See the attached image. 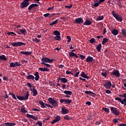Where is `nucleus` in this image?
Returning <instances> with one entry per match:
<instances>
[{"label":"nucleus","mask_w":126,"mask_h":126,"mask_svg":"<svg viewBox=\"0 0 126 126\" xmlns=\"http://www.w3.org/2000/svg\"><path fill=\"white\" fill-rule=\"evenodd\" d=\"M69 110L67 109H64L63 107L62 108V113L63 114V115H66V114H68Z\"/></svg>","instance_id":"17"},{"label":"nucleus","mask_w":126,"mask_h":126,"mask_svg":"<svg viewBox=\"0 0 126 126\" xmlns=\"http://www.w3.org/2000/svg\"><path fill=\"white\" fill-rule=\"evenodd\" d=\"M34 75L35 77H34L35 80L36 81H38L40 78V76L39 75V72H35V73L34 74Z\"/></svg>","instance_id":"19"},{"label":"nucleus","mask_w":126,"mask_h":126,"mask_svg":"<svg viewBox=\"0 0 126 126\" xmlns=\"http://www.w3.org/2000/svg\"><path fill=\"white\" fill-rule=\"evenodd\" d=\"M97 20H98V21L100 20H103L104 19V16H99L97 18H96Z\"/></svg>","instance_id":"47"},{"label":"nucleus","mask_w":126,"mask_h":126,"mask_svg":"<svg viewBox=\"0 0 126 126\" xmlns=\"http://www.w3.org/2000/svg\"><path fill=\"white\" fill-rule=\"evenodd\" d=\"M71 102H72V99H65L64 104H70L71 103Z\"/></svg>","instance_id":"34"},{"label":"nucleus","mask_w":126,"mask_h":126,"mask_svg":"<svg viewBox=\"0 0 126 126\" xmlns=\"http://www.w3.org/2000/svg\"><path fill=\"white\" fill-rule=\"evenodd\" d=\"M20 65L21 64L18 62H12L10 63V67H15L16 66H20Z\"/></svg>","instance_id":"11"},{"label":"nucleus","mask_w":126,"mask_h":126,"mask_svg":"<svg viewBox=\"0 0 126 126\" xmlns=\"http://www.w3.org/2000/svg\"><path fill=\"white\" fill-rule=\"evenodd\" d=\"M95 42H96V40H95V38H91L90 40V43H91V44H94V43H95Z\"/></svg>","instance_id":"46"},{"label":"nucleus","mask_w":126,"mask_h":126,"mask_svg":"<svg viewBox=\"0 0 126 126\" xmlns=\"http://www.w3.org/2000/svg\"><path fill=\"white\" fill-rule=\"evenodd\" d=\"M64 120H66L67 121H69V120H70V119L69 118V117L68 116V115H65V116H64Z\"/></svg>","instance_id":"50"},{"label":"nucleus","mask_w":126,"mask_h":126,"mask_svg":"<svg viewBox=\"0 0 126 126\" xmlns=\"http://www.w3.org/2000/svg\"><path fill=\"white\" fill-rule=\"evenodd\" d=\"M36 125H39V126H42V123L40 122V121H38L36 123Z\"/></svg>","instance_id":"62"},{"label":"nucleus","mask_w":126,"mask_h":126,"mask_svg":"<svg viewBox=\"0 0 126 126\" xmlns=\"http://www.w3.org/2000/svg\"><path fill=\"white\" fill-rule=\"evenodd\" d=\"M94 115H90L88 116V120H89V121H90L91 120H92V117H93Z\"/></svg>","instance_id":"57"},{"label":"nucleus","mask_w":126,"mask_h":126,"mask_svg":"<svg viewBox=\"0 0 126 126\" xmlns=\"http://www.w3.org/2000/svg\"><path fill=\"white\" fill-rule=\"evenodd\" d=\"M121 32L123 36H124V37H126V30L123 29L121 30Z\"/></svg>","instance_id":"38"},{"label":"nucleus","mask_w":126,"mask_h":126,"mask_svg":"<svg viewBox=\"0 0 126 126\" xmlns=\"http://www.w3.org/2000/svg\"><path fill=\"white\" fill-rule=\"evenodd\" d=\"M75 55V53H74V52H70L69 54V57H74Z\"/></svg>","instance_id":"55"},{"label":"nucleus","mask_w":126,"mask_h":126,"mask_svg":"<svg viewBox=\"0 0 126 126\" xmlns=\"http://www.w3.org/2000/svg\"><path fill=\"white\" fill-rule=\"evenodd\" d=\"M102 48V45L101 43L99 44L96 47V50L97 52H101V49Z\"/></svg>","instance_id":"26"},{"label":"nucleus","mask_w":126,"mask_h":126,"mask_svg":"<svg viewBox=\"0 0 126 126\" xmlns=\"http://www.w3.org/2000/svg\"><path fill=\"white\" fill-rule=\"evenodd\" d=\"M111 75H113V76H116V77H120L121 75V73H120V71L119 70H117L114 69L112 72L110 73Z\"/></svg>","instance_id":"3"},{"label":"nucleus","mask_w":126,"mask_h":126,"mask_svg":"<svg viewBox=\"0 0 126 126\" xmlns=\"http://www.w3.org/2000/svg\"><path fill=\"white\" fill-rule=\"evenodd\" d=\"M20 53L21 55H25V56H30L31 54H32V51L28 52V51H20Z\"/></svg>","instance_id":"16"},{"label":"nucleus","mask_w":126,"mask_h":126,"mask_svg":"<svg viewBox=\"0 0 126 126\" xmlns=\"http://www.w3.org/2000/svg\"><path fill=\"white\" fill-rule=\"evenodd\" d=\"M16 97L18 100H20L21 101H23V100H24V97L23 96L17 95Z\"/></svg>","instance_id":"43"},{"label":"nucleus","mask_w":126,"mask_h":126,"mask_svg":"<svg viewBox=\"0 0 126 126\" xmlns=\"http://www.w3.org/2000/svg\"><path fill=\"white\" fill-rule=\"evenodd\" d=\"M55 15H56V13H52V14L49 13L48 18H51L53 17V16H55Z\"/></svg>","instance_id":"52"},{"label":"nucleus","mask_w":126,"mask_h":126,"mask_svg":"<svg viewBox=\"0 0 126 126\" xmlns=\"http://www.w3.org/2000/svg\"><path fill=\"white\" fill-rule=\"evenodd\" d=\"M61 82L62 83H66L67 82V79L65 78H62Z\"/></svg>","instance_id":"41"},{"label":"nucleus","mask_w":126,"mask_h":126,"mask_svg":"<svg viewBox=\"0 0 126 126\" xmlns=\"http://www.w3.org/2000/svg\"><path fill=\"white\" fill-rule=\"evenodd\" d=\"M115 100L116 101H119L120 103L122 104V105H124V101H123V100L122 99V98H121V97H116Z\"/></svg>","instance_id":"35"},{"label":"nucleus","mask_w":126,"mask_h":126,"mask_svg":"<svg viewBox=\"0 0 126 126\" xmlns=\"http://www.w3.org/2000/svg\"><path fill=\"white\" fill-rule=\"evenodd\" d=\"M11 44L13 47H21V46H23L26 45V43L22 42H12Z\"/></svg>","instance_id":"5"},{"label":"nucleus","mask_w":126,"mask_h":126,"mask_svg":"<svg viewBox=\"0 0 126 126\" xmlns=\"http://www.w3.org/2000/svg\"><path fill=\"white\" fill-rule=\"evenodd\" d=\"M55 101V99H53L52 97H49L48 98V101L50 103V104H51Z\"/></svg>","instance_id":"45"},{"label":"nucleus","mask_w":126,"mask_h":126,"mask_svg":"<svg viewBox=\"0 0 126 126\" xmlns=\"http://www.w3.org/2000/svg\"><path fill=\"white\" fill-rule=\"evenodd\" d=\"M123 102H124V106H126V98H124L123 99Z\"/></svg>","instance_id":"63"},{"label":"nucleus","mask_w":126,"mask_h":126,"mask_svg":"<svg viewBox=\"0 0 126 126\" xmlns=\"http://www.w3.org/2000/svg\"><path fill=\"white\" fill-rule=\"evenodd\" d=\"M53 33L56 35V36H60L61 35V32H59V31H54L53 32Z\"/></svg>","instance_id":"37"},{"label":"nucleus","mask_w":126,"mask_h":126,"mask_svg":"<svg viewBox=\"0 0 126 126\" xmlns=\"http://www.w3.org/2000/svg\"><path fill=\"white\" fill-rule=\"evenodd\" d=\"M111 33L113 35H114V36H117V35L119 34V31L116 29H113L111 31Z\"/></svg>","instance_id":"21"},{"label":"nucleus","mask_w":126,"mask_h":126,"mask_svg":"<svg viewBox=\"0 0 126 126\" xmlns=\"http://www.w3.org/2000/svg\"><path fill=\"white\" fill-rule=\"evenodd\" d=\"M9 95L12 96V98L14 99V100H17V98H16V96H15V94L11 93H9Z\"/></svg>","instance_id":"39"},{"label":"nucleus","mask_w":126,"mask_h":126,"mask_svg":"<svg viewBox=\"0 0 126 126\" xmlns=\"http://www.w3.org/2000/svg\"><path fill=\"white\" fill-rule=\"evenodd\" d=\"M103 86L107 89H110L111 88V87L112 86V83L111 82V81H107L103 85Z\"/></svg>","instance_id":"10"},{"label":"nucleus","mask_w":126,"mask_h":126,"mask_svg":"<svg viewBox=\"0 0 126 126\" xmlns=\"http://www.w3.org/2000/svg\"><path fill=\"white\" fill-rule=\"evenodd\" d=\"M101 74L102 76H104V77H107V75H108V73L107 72H101Z\"/></svg>","instance_id":"49"},{"label":"nucleus","mask_w":126,"mask_h":126,"mask_svg":"<svg viewBox=\"0 0 126 126\" xmlns=\"http://www.w3.org/2000/svg\"><path fill=\"white\" fill-rule=\"evenodd\" d=\"M65 7L66 8H68L69 9H70L71 7H72V4H70L69 6L68 5H65Z\"/></svg>","instance_id":"54"},{"label":"nucleus","mask_w":126,"mask_h":126,"mask_svg":"<svg viewBox=\"0 0 126 126\" xmlns=\"http://www.w3.org/2000/svg\"><path fill=\"white\" fill-rule=\"evenodd\" d=\"M93 61H94V59L91 56H88L86 59L87 63H92Z\"/></svg>","instance_id":"18"},{"label":"nucleus","mask_w":126,"mask_h":126,"mask_svg":"<svg viewBox=\"0 0 126 126\" xmlns=\"http://www.w3.org/2000/svg\"><path fill=\"white\" fill-rule=\"evenodd\" d=\"M108 42H109V39L107 38H104L103 39L102 44V45H105V44H106V43H108Z\"/></svg>","instance_id":"28"},{"label":"nucleus","mask_w":126,"mask_h":126,"mask_svg":"<svg viewBox=\"0 0 126 126\" xmlns=\"http://www.w3.org/2000/svg\"><path fill=\"white\" fill-rule=\"evenodd\" d=\"M92 24V22H91V21H90L89 20H87L84 23L83 25L87 26V25H91Z\"/></svg>","instance_id":"25"},{"label":"nucleus","mask_w":126,"mask_h":126,"mask_svg":"<svg viewBox=\"0 0 126 126\" xmlns=\"http://www.w3.org/2000/svg\"><path fill=\"white\" fill-rule=\"evenodd\" d=\"M27 118L29 119H32V120H34V121H37L38 120V117H35L34 115H30L29 114H27L26 115Z\"/></svg>","instance_id":"13"},{"label":"nucleus","mask_w":126,"mask_h":126,"mask_svg":"<svg viewBox=\"0 0 126 126\" xmlns=\"http://www.w3.org/2000/svg\"><path fill=\"white\" fill-rule=\"evenodd\" d=\"M85 94H87L88 95H90V96H92V97H95L96 96V94L89 91H87L85 92Z\"/></svg>","instance_id":"14"},{"label":"nucleus","mask_w":126,"mask_h":126,"mask_svg":"<svg viewBox=\"0 0 126 126\" xmlns=\"http://www.w3.org/2000/svg\"><path fill=\"white\" fill-rule=\"evenodd\" d=\"M39 104L40 105H41V106H42V108H47V107H46V105H45V103H44V102H43V101H40L39 102Z\"/></svg>","instance_id":"33"},{"label":"nucleus","mask_w":126,"mask_h":126,"mask_svg":"<svg viewBox=\"0 0 126 126\" xmlns=\"http://www.w3.org/2000/svg\"><path fill=\"white\" fill-rule=\"evenodd\" d=\"M80 58H81V60H85V56L83 55H81L79 56Z\"/></svg>","instance_id":"61"},{"label":"nucleus","mask_w":126,"mask_h":126,"mask_svg":"<svg viewBox=\"0 0 126 126\" xmlns=\"http://www.w3.org/2000/svg\"><path fill=\"white\" fill-rule=\"evenodd\" d=\"M7 35H16V34H15V33H14V32H8L7 33Z\"/></svg>","instance_id":"53"},{"label":"nucleus","mask_w":126,"mask_h":126,"mask_svg":"<svg viewBox=\"0 0 126 126\" xmlns=\"http://www.w3.org/2000/svg\"><path fill=\"white\" fill-rule=\"evenodd\" d=\"M112 15L117 21H119V22H122L123 21V17L120 15L115 13L114 11H112Z\"/></svg>","instance_id":"1"},{"label":"nucleus","mask_w":126,"mask_h":126,"mask_svg":"<svg viewBox=\"0 0 126 126\" xmlns=\"http://www.w3.org/2000/svg\"><path fill=\"white\" fill-rule=\"evenodd\" d=\"M39 70H41V71L45 72V71H49V69L47 68L46 67H40L39 68Z\"/></svg>","instance_id":"27"},{"label":"nucleus","mask_w":126,"mask_h":126,"mask_svg":"<svg viewBox=\"0 0 126 126\" xmlns=\"http://www.w3.org/2000/svg\"><path fill=\"white\" fill-rule=\"evenodd\" d=\"M111 111L112 114L115 116H119L120 115V111L118 110V108L114 107L111 108Z\"/></svg>","instance_id":"4"},{"label":"nucleus","mask_w":126,"mask_h":126,"mask_svg":"<svg viewBox=\"0 0 126 126\" xmlns=\"http://www.w3.org/2000/svg\"><path fill=\"white\" fill-rule=\"evenodd\" d=\"M21 112L22 113H28V111L25 109V108H21Z\"/></svg>","instance_id":"51"},{"label":"nucleus","mask_w":126,"mask_h":126,"mask_svg":"<svg viewBox=\"0 0 126 126\" xmlns=\"http://www.w3.org/2000/svg\"><path fill=\"white\" fill-rule=\"evenodd\" d=\"M94 3L92 6V8H94V7H98L99 6V4L102 3V2H104V0H99L98 2L97 0L94 1Z\"/></svg>","instance_id":"9"},{"label":"nucleus","mask_w":126,"mask_h":126,"mask_svg":"<svg viewBox=\"0 0 126 126\" xmlns=\"http://www.w3.org/2000/svg\"><path fill=\"white\" fill-rule=\"evenodd\" d=\"M64 94H65L66 95H72V92L70 91H65L63 92Z\"/></svg>","instance_id":"29"},{"label":"nucleus","mask_w":126,"mask_h":126,"mask_svg":"<svg viewBox=\"0 0 126 126\" xmlns=\"http://www.w3.org/2000/svg\"><path fill=\"white\" fill-rule=\"evenodd\" d=\"M113 123H114V124H117V123H118V122H119V119H113Z\"/></svg>","instance_id":"59"},{"label":"nucleus","mask_w":126,"mask_h":126,"mask_svg":"<svg viewBox=\"0 0 126 126\" xmlns=\"http://www.w3.org/2000/svg\"><path fill=\"white\" fill-rule=\"evenodd\" d=\"M59 19H57L55 21L52 22L50 24V26H53V25H55V24H57L58 22H59Z\"/></svg>","instance_id":"30"},{"label":"nucleus","mask_w":126,"mask_h":126,"mask_svg":"<svg viewBox=\"0 0 126 126\" xmlns=\"http://www.w3.org/2000/svg\"><path fill=\"white\" fill-rule=\"evenodd\" d=\"M74 22L76 24H82L83 23V19L82 18H77L75 19Z\"/></svg>","instance_id":"8"},{"label":"nucleus","mask_w":126,"mask_h":126,"mask_svg":"<svg viewBox=\"0 0 126 126\" xmlns=\"http://www.w3.org/2000/svg\"><path fill=\"white\" fill-rule=\"evenodd\" d=\"M115 3H116V4H118L119 5V6H120V7H123V5H122V2H121V1L120 0H117V1H115Z\"/></svg>","instance_id":"36"},{"label":"nucleus","mask_w":126,"mask_h":126,"mask_svg":"<svg viewBox=\"0 0 126 126\" xmlns=\"http://www.w3.org/2000/svg\"><path fill=\"white\" fill-rule=\"evenodd\" d=\"M16 125V123H9V122L5 123L3 124V126H14Z\"/></svg>","instance_id":"20"},{"label":"nucleus","mask_w":126,"mask_h":126,"mask_svg":"<svg viewBox=\"0 0 126 126\" xmlns=\"http://www.w3.org/2000/svg\"><path fill=\"white\" fill-rule=\"evenodd\" d=\"M119 126H126V124H123V123H122V124H120L119 125Z\"/></svg>","instance_id":"64"},{"label":"nucleus","mask_w":126,"mask_h":126,"mask_svg":"<svg viewBox=\"0 0 126 126\" xmlns=\"http://www.w3.org/2000/svg\"><path fill=\"white\" fill-rule=\"evenodd\" d=\"M24 97V100H28V98H29V92H27L25 94V96Z\"/></svg>","instance_id":"31"},{"label":"nucleus","mask_w":126,"mask_h":126,"mask_svg":"<svg viewBox=\"0 0 126 126\" xmlns=\"http://www.w3.org/2000/svg\"><path fill=\"white\" fill-rule=\"evenodd\" d=\"M20 32H18V34L19 35H21L22 34L23 35H24L25 36L26 35V33H27V32L26 31V30L25 29H19Z\"/></svg>","instance_id":"15"},{"label":"nucleus","mask_w":126,"mask_h":126,"mask_svg":"<svg viewBox=\"0 0 126 126\" xmlns=\"http://www.w3.org/2000/svg\"><path fill=\"white\" fill-rule=\"evenodd\" d=\"M32 96L35 97L38 95V92H37V90L35 89V88L33 87V91H32Z\"/></svg>","instance_id":"24"},{"label":"nucleus","mask_w":126,"mask_h":126,"mask_svg":"<svg viewBox=\"0 0 126 126\" xmlns=\"http://www.w3.org/2000/svg\"><path fill=\"white\" fill-rule=\"evenodd\" d=\"M80 76H82V77H83V78H86V79H89V77L85 74L84 72H82L81 74L80 75Z\"/></svg>","instance_id":"22"},{"label":"nucleus","mask_w":126,"mask_h":126,"mask_svg":"<svg viewBox=\"0 0 126 126\" xmlns=\"http://www.w3.org/2000/svg\"><path fill=\"white\" fill-rule=\"evenodd\" d=\"M39 5L38 4L32 3L28 7V9L29 11H32V10L35 9V7H38Z\"/></svg>","instance_id":"7"},{"label":"nucleus","mask_w":126,"mask_h":126,"mask_svg":"<svg viewBox=\"0 0 126 126\" xmlns=\"http://www.w3.org/2000/svg\"><path fill=\"white\" fill-rule=\"evenodd\" d=\"M51 104H52V106H53L54 107H58L59 106V104H58V102L57 101H56L55 99Z\"/></svg>","instance_id":"32"},{"label":"nucleus","mask_w":126,"mask_h":126,"mask_svg":"<svg viewBox=\"0 0 126 126\" xmlns=\"http://www.w3.org/2000/svg\"><path fill=\"white\" fill-rule=\"evenodd\" d=\"M0 60H2V61H7V59L5 58V55L0 56Z\"/></svg>","instance_id":"40"},{"label":"nucleus","mask_w":126,"mask_h":126,"mask_svg":"<svg viewBox=\"0 0 126 126\" xmlns=\"http://www.w3.org/2000/svg\"><path fill=\"white\" fill-rule=\"evenodd\" d=\"M55 39L56 40V41H61V35H56L55 37Z\"/></svg>","instance_id":"42"},{"label":"nucleus","mask_w":126,"mask_h":126,"mask_svg":"<svg viewBox=\"0 0 126 126\" xmlns=\"http://www.w3.org/2000/svg\"><path fill=\"white\" fill-rule=\"evenodd\" d=\"M32 41H33V42H35V43H39V42H40V39L39 40L37 38H34L32 39Z\"/></svg>","instance_id":"48"},{"label":"nucleus","mask_w":126,"mask_h":126,"mask_svg":"<svg viewBox=\"0 0 126 126\" xmlns=\"http://www.w3.org/2000/svg\"><path fill=\"white\" fill-rule=\"evenodd\" d=\"M67 42L69 43L71 41V37H70V36H67Z\"/></svg>","instance_id":"56"},{"label":"nucleus","mask_w":126,"mask_h":126,"mask_svg":"<svg viewBox=\"0 0 126 126\" xmlns=\"http://www.w3.org/2000/svg\"><path fill=\"white\" fill-rule=\"evenodd\" d=\"M60 121H61V116H57L55 117V119L51 122V124L54 125V124H56V123H58V122H60Z\"/></svg>","instance_id":"12"},{"label":"nucleus","mask_w":126,"mask_h":126,"mask_svg":"<svg viewBox=\"0 0 126 126\" xmlns=\"http://www.w3.org/2000/svg\"><path fill=\"white\" fill-rule=\"evenodd\" d=\"M66 74H71L72 75H73V73L69 71H66Z\"/></svg>","instance_id":"60"},{"label":"nucleus","mask_w":126,"mask_h":126,"mask_svg":"<svg viewBox=\"0 0 126 126\" xmlns=\"http://www.w3.org/2000/svg\"><path fill=\"white\" fill-rule=\"evenodd\" d=\"M43 64L46 66V67H51V65H50L49 64L43 63Z\"/></svg>","instance_id":"58"},{"label":"nucleus","mask_w":126,"mask_h":126,"mask_svg":"<svg viewBox=\"0 0 126 126\" xmlns=\"http://www.w3.org/2000/svg\"><path fill=\"white\" fill-rule=\"evenodd\" d=\"M102 110L106 113H110V109L109 108L102 107Z\"/></svg>","instance_id":"44"},{"label":"nucleus","mask_w":126,"mask_h":126,"mask_svg":"<svg viewBox=\"0 0 126 126\" xmlns=\"http://www.w3.org/2000/svg\"><path fill=\"white\" fill-rule=\"evenodd\" d=\"M27 79H28V80H30V79L34 80V79H35V77L32 75H29L27 76Z\"/></svg>","instance_id":"23"},{"label":"nucleus","mask_w":126,"mask_h":126,"mask_svg":"<svg viewBox=\"0 0 126 126\" xmlns=\"http://www.w3.org/2000/svg\"><path fill=\"white\" fill-rule=\"evenodd\" d=\"M29 1L24 0L21 3V8H25V7H27V6L29 5Z\"/></svg>","instance_id":"6"},{"label":"nucleus","mask_w":126,"mask_h":126,"mask_svg":"<svg viewBox=\"0 0 126 126\" xmlns=\"http://www.w3.org/2000/svg\"><path fill=\"white\" fill-rule=\"evenodd\" d=\"M42 63H41V64H44V63H53V61H54L53 59H50L48 58H43L41 60Z\"/></svg>","instance_id":"2"}]
</instances>
